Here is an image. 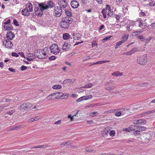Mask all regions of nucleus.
<instances>
[{
	"label": "nucleus",
	"mask_w": 155,
	"mask_h": 155,
	"mask_svg": "<svg viewBox=\"0 0 155 155\" xmlns=\"http://www.w3.org/2000/svg\"><path fill=\"white\" fill-rule=\"evenodd\" d=\"M72 20V19L71 17H66L63 18L60 22L61 27L64 29H68L69 25L71 23Z\"/></svg>",
	"instance_id": "obj_1"
},
{
	"label": "nucleus",
	"mask_w": 155,
	"mask_h": 155,
	"mask_svg": "<svg viewBox=\"0 0 155 155\" xmlns=\"http://www.w3.org/2000/svg\"><path fill=\"white\" fill-rule=\"evenodd\" d=\"M33 106V104L30 103H25L19 106L18 109L21 112H24L31 109Z\"/></svg>",
	"instance_id": "obj_2"
},
{
	"label": "nucleus",
	"mask_w": 155,
	"mask_h": 155,
	"mask_svg": "<svg viewBox=\"0 0 155 155\" xmlns=\"http://www.w3.org/2000/svg\"><path fill=\"white\" fill-rule=\"evenodd\" d=\"M147 61V57L146 54L140 55L137 58V62L141 65H145Z\"/></svg>",
	"instance_id": "obj_3"
},
{
	"label": "nucleus",
	"mask_w": 155,
	"mask_h": 155,
	"mask_svg": "<svg viewBox=\"0 0 155 155\" xmlns=\"http://www.w3.org/2000/svg\"><path fill=\"white\" fill-rule=\"evenodd\" d=\"M101 12L103 15V18H106L107 14L110 16L113 14V12L111 10L110 6L108 5H106L105 8L103 9Z\"/></svg>",
	"instance_id": "obj_4"
},
{
	"label": "nucleus",
	"mask_w": 155,
	"mask_h": 155,
	"mask_svg": "<svg viewBox=\"0 0 155 155\" xmlns=\"http://www.w3.org/2000/svg\"><path fill=\"white\" fill-rule=\"evenodd\" d=\"M113 81L111 80L106 82L104 85V89L107 91L114 90L116 87L115 85L113 83Z\"/></svg>",
	"instance_id": "obj_5"
},
{
	"label": "nucleus",
	"mask_w": 155,
	"mask_h": 155,
	"mask_svg": "<svg viewBox=\"0 0 155 155\" xmlns=\"http://www.w3.org/2000/svg\"><path fill=\"white\" fill-rule=\"evenodd\" d=\"M50 48L51 52L52 54L55 55H57L59 53L60 50L58 45L56 44H52Z\"/></svg>",
	"instance_id": "obj_6"
},
{
	"label": "nucleus",
	"mask_w": 155,
	"mask_h": 155,
	"mask_svg": "<svg viewBox=\"0 0 155 155\" xmlns=\"http://www.w3.org/2000/svg\"><path fill=\"white\" fill-rule=\"evenodd\" d=\"M61 8L59 6L55 7L54 10V14L55 16L59 17L61 16L62 12V10Z\"/></svg>",
	"instance_id": "obj_7"
},
{
	"label": "nucleus",
	"mask_w": 155,
	"mask_h": 155,
	"mask_svg": "<svg viewBox=\"0 0 155 155\" xmlns=\"http://www.w3.org/2000/svg\"><path fill=\"white\" fill-rule=\"evenodd\" d=\"M110 128L109 127H107L104 128L101 131V134L102 136L106 137L108 135V132L110 131Z\"/></svg>",
	"instance_id": "obj_8"
},
{
	"label": "nucleus",
	"mask_w": 155,
	"mask_h": 155,
	"mask_svg": "<svg viewBox=\"0 0 155 155\" xmlns=\"http://www.w3.org/2000/svg\"><path fill=\"white\" fill-rule=\"evenodd\" d=\"M3 45L8 48H11L13 46L12 43L10 40L5 39L3 42Z\"/></svg>",
	"instance_id": "obj_9"
},
{
	"label": "nucleus",
	"mask_w": 155,
	"mask_h": 155,
	"mask_svg": "<svg viewBox=\"0 0 155 155\" xmlns=\"http://www.w3.org/2000/svg\"><path fill=\"white\" fill-rule=\"evenodd\" d=\"M58 3L61 8H65L67 5L68 2L67 0H58Z\"/></svg>",
	"instance_id": "obj_10"
},
{
	"label": "nucleus",
	"mask_w": 155,
	"mask_h": 155,
	"mask_svg": "<svg viewBox=\"0 0 155 155\" xmlns=\"http://www.w3.org/2000/svg\"><path fill=\"white\" fill-rule=\"evenodd\" d=\"M146 121L145 120L140 119L139 120H135L134 121V124H138L140 125H143L146 124Z\"/></svg>",
	"instance_id": "obj_11"
},
{
	"label": "nucleus",
	"mask_w": 155,
	"mask_h": 155,
	"mask_svg": "<svg viewBox=\"0 0 155 155\" xmlns=\"http://www.w3.org/2000/svg\"><path fill=\"white\" fill-rule=\"evenodd\" d=\"M35 12L36 15L41 16L43 14V12L39 7H36L35 8Z\"/></svg>",
	"instance_id": "obj_12"
},
{
	"label": "nucleus",
	"mask_w": 155,
	"mask_h": 155,
	"mask_svg": "<svg viewBox=\"0 0 155 155\" xmlns=\"http://www.w3.org/2000/svg\"><path fill=\"white\" fill-rule=\"evenodd\" d=\"M15 36V35L11 31L8 32L6 35L7 40H12Z\"/></svg>",
	"instance_id": "obj_13"
},
{
	"label": "nucleus",
	"mask_w": 155,
	"mask_h": 155,
	"mask_svg": "<svg viewBox=\"0 0 155 155\" xmlns=\"http://www.w3.org/2000/svg\"><path fill=\"white\" fill-rule=\"evenodd\" d=\"M71 5L72 8H76L78 7L79 4L77 1L76 0H74L71 2Z\"/></svg>",
	"instance_id": "obj_14"
},
{
	"label": "nucleus",
	"mask_w": 155,
	"mask_h": 155,
	"mask_svg": "<svg viewBox=\"0 0 155 155\" xmlns=\"http://www.w3.org/2000/svg\"><path fill=\"white\" fill-rule=\"evenodd\" d=\"M37 57L39 59H45L47 58L48 56L47 55V54L46 52H42L40 53L39 54H38L37 56Z\"/></svg>",
	"instance_id": "obj_15"
},
{
	"label": "nucleus",
	"mask_w": 155,
	"mask_h": 155,
	"mask_svg": "<svg viewBox=\"0 0 155 155\" xmlns=\"http://www.w3.org/2000/svg\"><path fill=\"white\" fill-rule=\"evenodd\" d=\"M70 44L65 43L62 46V49L63 50L66 51L70 49Z\"/></svg>",
	"instance_id": "obj_16"
},
{
	"label": "nucleus",
	"mask_w": 155,
	"mask_h": 155,
	"mask_svg": "<svg viewBox=\"0 0 155 155\" xmlns=\"http://www.w3.org/2000/svg\"><path fill=\"white\" fill-rule=\"evenodd\" d=\"M53 94H54L56 99L61 98L62 97H64V94L63 93L61 92L55 93H54Z\"/></svg>",
	"instance_id": "obj_17"
},
{
	"label": "nucleus",
	"mask_w": 155,
	"mask_h": 155,
	"mask_svg": "<svg viewBox=\"0 0 155 155\" xmlns=\"http://www.w3.org/2000/svg\"><path fill=\"white\" fill-rule=\"evenodd\" d=\"M35 58V55L30 53H28L27 56V59L29 61L33 60Z\"/></svg>",
	"instance_id": "obj_18"
},
{
	"label": "nucleus",
	"mask_w": 155,
	"mask_h": 155,
	"mask_svg": "<svg viewBox=\"0 0 155 155\" xmlns=\"http://www.w3.org/2000/svg\"><path fill=\"white\" fill-rule=\"evenodd\" d=\"M30 12L27 9V8H25L21 11L22 14L23 15L27 16L29 15Z\"/></svg>",
	"instance_id": "obj_19"
},
{
	"label": "nucleus",
	"mask_w": 155,
	"mask_h": 155,
	"mask_svg": "<svg viewBox=\"0 0 155 155\" xmlns=\"http://www.w3.org/2000/svg\"><path fill=\"white\" fill-rule=\"evenodd\" d=\"M27 9H29V11L32 12L33 11V5L30 2L28 3L26 5V7Z\"/></svg>",
	"instance_id": "obj_20"
},
{
	"label": "nucleus",
	"mask_w": 155,
	"mask_h": 155,
	"mask_svg": "<svg viewBox=\"0 0 155 155\" xmlns=\"http://www.w3.org/2000/svg\"><path fill=\"white\" fill-rule=\"evenodd\" d=\"M38 5L39 8L42 11L48 9L47 6H46V5H45V4L43 3H39L38 4Z\"/></svg>",
	"instance_id": "obj_21"
},
{
	"label": "nucleus",
	"mask_w": 155,
	"mask_h": 155,
	"mask_svg": "<svg viewBox=\"0 0 155 155\" xmlns=\"http://www.w3.org/2000/svg\"><path fill=\"white\" fill-rule=\"evenodd\" d=\"M119 109L121 111L122 115H124L126 114H129L127 113L130 110L129 108H121Z\"/></svg>",
	"instance_id": "obj_22"
},
{
	"label": "nucleus",
	"mask_w": 155,
	"mask_h": 155,
	"mask_svg": "<svg viewBox=\"0 0 155 155\" xmlns=\"http://www.w3.org/2000/svg\"><path fill=\"white\" fill-rule=\"evenodd\" d=\"M134 127H136L137 128V130H139V132H142L145 131L146 129V127L143 126H134Z\"/></svg>",
	"instance_id": "obj_23"
},
{
	"label": "nucleus",
	"mask_w": 155,
	"mask_h": 155,
	"mask_svg": "<svg viewBox=\"0 0 155 155\" xmlns=\"http://www.w3.org/2000/svg\"><path fill=\"white\" fill-rule=\"evenodd\" d=\"M5 100L4 101L5 102L7 103V104H5V105H7V107H8L10 104H12L14 103V101L12 99H10V100L7 99H5Z\"/></svg>",
	"instance_id": "obj_24"
},
{
	"label": "nucleus",
	"mask_w": 155,
	"mask_h": 155,
	"mask_svg": "<svg viewBox=\"0 0 155 155\" xmlns=\"http://www.w3.org/2000/svg\"><path fill=\"white\" fill-rule=\"evenodd\" d=\"M3 27L4 29L6 31L12 30L13 28L12 26L11 25H3Z\"/></svg>",
	"instance_id": "obj_25"
},
{
	"label": "nucleus",
	"mask_w": 155,
	"mask_h": 155,
	"mask_svg": "<svg viewBox=\"0 0 155 155\" xmlns=\"http://www.w3.org/2000/svg\"><path fill=\"white\" fill-rule=\"evenodd\" d=\"M111 75L116 77L122 76L123 75V73H120L119 71H117L112 73Z\"/></svg>",
	"instance_id": "obj_26"
},
{
	"label": "nucleus",
	"mask_w": 155,
	"mask_h": 155,
	"mask_svg": "<svg viewBox=\"0 0 155 155\" xmlns=\"http://www.w3.org/2000/svg\"><path fill=\"white\" fill-rule=\"evenodd\" d=\"M47 99L49 101H52L56 99L53 93L49 95L47 97Z\"/></svg>",
	"instance_id": "obj_27"
},
{
	"label": "nucleus",
	"mask_w": 155,
	"mask_h": 155,
	"mask_svg": "<svg viewBox=\"0 0 155 155\" xmlns=\"http://www.w3.org/2000/svg\"><path fill=\"white\" fill-rule=\"evenodd\" d=\"M119 110V109L110 110L107 111H105L104 112V113L106 114L112 113L116 112V111H118Z\"/></svg>",
	"instance_id": "obj_28"
},
{
	"label": "nucleus",
	"mask_w": 155,
	"mask_h": 155,
	"mask_svg": "<svg viewBox=\"0 0 155 155\" xmlns=\"http://www.w3.org/2000/svg\"><path fill=\"white\" fill-rule=\"evenodd\" d=\"M129 37L128 35L127 34L123 36L121 39V41L123 43H124L127 40Z\"/></svg>",
	"instance_id": "obj_29"
},
{
	"label": "nucleus",
	"mask_w": 155,
	"mask_h": 155,
	"mask_svg": "<svg viewBox=\"0 0 155 155\" xmlns=\"http://www.w3.org/2000/svg\"><path fill=\"white\" fill-rule=\"evenodd\" d=\"M25 125H20L18 126H15V127L12 128L11 129V130H16L19 129L20 128L25 127Z\"/></svg>",
	"instance_id": "obj_30"
},
{
	"label": "nucleus",
	"mask_w": 155,
	"mask_h": 155,
	"mask_svg": "<svg viewBox=\"0 0 155 155\" xmlns=\"http://www.w3.org/2000/svg\"><path fill=\"white\" fill-rule=\"evenodd\" d=\"M40 118L39 117H36L34 118H31L29 120V121L30 122H32L38 120L40 119Z\"/></svg>",
	"instance_id": "obj_31"
},
{
	"label": "nucleus",
	"mask_w": 155,
	"mask_h": 155,
	"mask_svg": "<svg viewBox=\"0 0 155 155\" xmlns=\"http://www.w3.org/2000/svg\"><path fill=\"white\" fill-rule=\"evenodd\" d=\"M63 38L64 40H67L70 38V35L68 33H65L63 34Z\"/></svg>",
	"instance_id": "obj_32"
},
{
	"label": "nucleus",
	"mask_w": 155,
	"mask_h": 155,
	"mask_svg": "<svg viewBox=\"0 0 155 155\" xmlns=\"http://www.w3.org/2000/svg\"><path fill=\"white\" fill-rule=\"evenodd\" d=\"M46 6H47L48 9L49 8H51L54 7V4L52 2L50 1L48 3V5H46Z\"/></svg>",
	"instance_id": "obj_33"
},
{
	"label": "nucleus",
	"mask_w": 155,
	"mask_h": 155,
	"mask_svg": "<svg viewBox=\"0 0 155 155\" xmlns=\"http://www.w3.org/2000/svg\"><path fill=\"white\" fill-rule=\"evenodd\" d=\"M65 13L67 16V17H70L72 15V13L68 9H65Z\"/></svg>",
	"instance_id": "obj_34"
},
{
	"label": "nucleus",
	"mask_w": 155,
	"mask_h": 155,
	"mask_svg": "<svg viewBox=\"0 0 155 155\" xmlns=\"http://www.w3.org/2000/svg\"><path fill=\"white\" fill-rule=\"evenodd\" d=\"M93 84L91 83H87L85 84L84 86H83L82 87V88H89L92 87Z\"/></svg>",
	"instance_id": "obj_35"
},
{
	"label": "nucleus",
	"mask_w": 155,
	"mask_h": 155,
	"mask_svg": "<svg viewBox=\"0 0 155 155\" xmlns=\"http://www.w3.org/2000/svg\"><path fill=\"white\" fill-rule=\"evenodd\" d=\"M61 86L59 84L54 85L52 88L54 89H58L61 88Z\"/></svg>",
	"instance_id": "obj_36"
},
{
	"label": "nucleus",
	"mask_w": 155,
	"mask_h": 155,
	"mask_svg": "<svg viewBox=\"0 0 155 155\" xmlns=\"http://www.w3.org/2000/svg\"><path fill=\"white\" fill-rule=\"evenodd\" d=\"M15 109L10 110L7 111L6 113V114H8L10 115H12L15 112Z\"/></svg>",
	"instance_id": "obj_37"
},
{
	"label": "nucleus",
	"mask_w": 155,
	"mask_h": 155,
	"mask_svg": "<svg viewBox=\"0 0 155 155\" xmlns=\"http://www.w3.org/2000/svg\"><path fill=\"white\" fill-rule=\"evenodd\" d=\"M115 115L116 117H119L122 115V113L120 110H119L118 111L115 112Z\"/></svg>",
	"instance_id": "obj_38"
},
{
	"label": "nucleus",
	"mask_w": 155,
	"mask_h": 155,
	"mask_svg": "<svg viewBox=\"0 0 155 155\" xmlns=\"http://www.w3.org/2000/svg\"><path fill=\"white\" fill-rule=\"evenodd\" d=\"M123 43L121 41L117 42L115 45V49H117L120 45Z\"/></svg>",
	"instance_id": "obj_39"
},
{
	"label": "nucleus",
	"mask_w": 155,
	"mask_h": 155,
	"mask_svg": "<svg viewBox=\"0 0 155 155\" xmlns=\"http://www.w3.org/2000/svg\"><path fill=\"white\" fill-rule=\"evenodd\" d=\"M123 130L126 131L130 132L131 131H134V129L132 127H130L127 128H125L124 129H123Z\"/></svg>",
	"instance_id": "obj_40"
},
{
	"label": "nucleus",
	"mask_w": 155,
	"mask_h": 155,
	"mask_svg": "<svg viewBox=\"0 0 155 155\" xmlns=\"http://www.w3.org/2000/svg\"><path fill=\"white\" fill-rule=\"evenodd\" d=\"M134 132H133V134L135 136H137L140 135V133L139 132V130H134Z\"/></svg>",
	"instance_id": "obj_41"
},
{
	"label": "nucleus",
	"mask_w": 155,
	"mask_h": 155,
	"mask_svg": "<svg viewBox=\"0 0 155 155\" xmlns=\"http://www.w3.org/2000/svg\"><path fill=\"white\" fill-rule=\"evenodd\" d=\"M132 26H133V24H132V23H130L129 25H128L126 27L128 31H130L132 29L130 28V27H131V28H132Z\"/></svg>",
	"instance_id": "obj_42"
},
{
	"label": "nucleus",
	"mask_w": 155,
	"mask_h": 155,
	"mask_svg": "<svg viewBox=\"0 0 155 155\" xmlns=\"http://www.w3.org/2000/svg\"><path fill=\"white\" fill-rule=\"evenodd\" d=\"M137 21L138 23L139 26L140 28H142L144 25V23L142 21L138 20Z\"/></svg>",
	"instance_id": "obj_43"
},
{
	"label": "nucleus",
	"mask_w": 155,
	"mask_h": 155,
	"mask_svg": "<svg viewBox=\"0 0 155 155\" xmlns=\"http://www.w3.org/2000/svg\"><path fill=\"white\" fill-rule=\"evenodd\" d=\"M81 35L79 34H76L75 35H73V37L74 39L77 40L79 38L81 37Z\"/></svg>",
	"instance_id": "obj_44"
},
{
	"label": "nucleus",
	"mask_w": 155,
	"mask_h": 155,
	"mask_svg": "<svg viewBox=\"0 0 155 155\" xmlns=\"http://www.w3.org/2000/svg\"><path fill=\"white\" fill-rule=\"evenodd\" d=\"M7 105H5V104H2V105H0V113H1L3 110V109L7 107Z\"/></svg>",
	"instance_id": "obj_45"
},
{
	"label": "nucleus",
	"mask_w": 155,
	"mask_h": 155,
	"mask_svg": "<svg viewBox=\"0 0 155 155\" xmlns=\"http://www.w3.org/2000/svg\"><path fill=\"white\" fill-rule=\"evenodd\" d=\"M130 51V54L131 55L134 53L135 52L137 51V50L136 48H134L131 50Z\"/></svg>",
	"instance_id": "obj_46"
},
{
	"label": "nucleus",
	"mask_w": 155,
	"mask_h": 155,
	"mask_svg": "<svg viewBox=\"0 0 155 155\" xmlns=\"http://www.w3.org/2000/svg\"><path fill=\"white\" fill-rule=\"evenodd\" d=\"M74 117L73 116H72L71 114H69L68 116V118L70 119V120L71 122L73 121L74 119Z\"/></svg>",
	"instance_id": "obj_47"
},
{
	"label": "nucleus",
	"mask_w": 155,
	"mask_h": 155,
	"mask_svg": "<svg viewBox=\"0 0 155 155\" xmlns=\"http://www.w3.org/2000/svg\"><path fill=\"white\" fill-rule=\"evenodd\" d=\"M63 82L64 83H72V80L71 79H66L64 80Z\"/></svg>",
	"instance_id": "obj_48"
},
{
	"label": "nucleus",
	"mask_w": 155,
	"mask_h": 155,
	"mask_svg": "<svg viewBox=\"0 0 155 155\" xmlns=\"http://www.w3.org/2000/svg\"><path fill=\"white\" fill-rule=\"evenodd\" d=\"M92 96L91 95L87 96H83V97H84V100H87L92 97Z\"/></svg>",
	"instance_id": "obj_49"
},
{
	"label": "nucleus",
	"mask_w": 155,
	"mask_h": 155,
	"mask_svg": "<svg viewBox=\"0 0 155 155\" xmlns=\"http://www.w3.org/2000/svg\"><path fill=\"white\" fill-rule=\"evenodd\" d=\"M115 131L113 130H111L109 132V134L111 137L114 136H115Z\"/></svg>",
	"instance_id": "obj_50"
},
{
	"label": "nucleus",
	"mask_w": 155,
	"mask_h": 155,
	"mask_svg": "<svg viewBox=\"0 0 155 155\" xmlns=\"http://www.w3.org/2000/svg\"><path fill=\"white\" fill-rule=\"evenodd\" d=\"M45 145H39L38 146H35L31 148V149H34V148H41L45 147Z\"/></svg>",
	"instance_id": "obj_51"
},
{
	"label": "nucleus",
	"mask_w": 155,
	"mask_h": 155,
	"mask_svg": "<svg viewBox=\"0 0 155 155\" xmlns=\"http://www.w3.org/2000/svg\"><path fill=\"white\" fill-rule=\"evenodd\" d=\"M138 32L139 33H141V32L140 31H139V32L137 31L134 32L132 33V35L133 36H136L137 37V36H138Z\"/></svg>",
	"instance_id": "obj_52"
},
{
	"label": "nucleus",
	"mask_w": 155,
	"mask_h": 155,
	"mask_svg": "<svg viewBox=\"0 0 155 155\" xmlns=\"http://www.w3.org/2000/svg\"><path fill=\"white\" fill-rule=\"evenodd\" d=\"M61 123V120H58L57 121H55L54 123V124L56 125H60Z\"/></svg>",
	"instance_id": "obj_53"
},
{
	"label": "nucleus",
	"mask_w": 155,
	"mask_h": 155,
	"mask_svg": "<svg viewBox=\"0 0 155 155\" xmlns=\"http://www.w3.org/2000/svg\"><path fill=\"white\" fill-rule=\"evenodd\" d=\"M96 114H97V115L98 114V113H97V112L94 111L90 113V115L91 117H94L95 116Z\"/></svg>",
	"instance_id": "obj_54"
},
{
	"label": "nucleus",
	"mask_w": 155,
	"mask_h": 155,
	"mask_svg": "<svg viewBox=\"0 0 155 155\" xmlns=\"http://www.w3.org/2000/svg\"><path fill=\"white\" fill-rule=\"evenodd\" d=\"M137 37L141 41H144V38L142 35L137 36Z\"/></svg>",
	"instance_id": "obj_55"
},
{
	"label": "nucleus",
	"mask_w": 155,
	"mask_h": 155,
	"mask_svg": "<svg viewBox=\"0 0 155 155\" xmlns=\"http://www.w3.org/2000/svg\"><path fill=\"white\" fill-rule=\"evenodd\" d=\"M97 44L96 41H93L92 43V47H93L94 46H97Z\"/></svg>",
	"instance_id": "obj_56"
},
{
	"label": "nucleus",
	"mask_w": 155,
	"mask_h": 155,
	"mask_svg": "<svg viewBox=\"0 0 155 155\" xmlns=\"http://www.w3.org/2000/svg\"><path fill=\"white\" fill-rule=\"evenodd\" d=\"M11 20L10 19H8L7 21L3 23L4 25H10Z\"/></svg>",
	"instance_id": "obj_57"
},
{
	"label": "nucleus",
	"mask_w": 155,
	"mask_h": 155,
	"mask_svg": "<svg viewBox=\"0 0 155 155\" xmlns=\"http://www.w3.org/2000/svg\"><path fill=\"white\" fill-rule=\"evenodd\" d=\"M150 26V28L152 29H155V21L153 23H152Z\"/></svg>",
	"instance_id": "obj_58"
},
{
	"label": "nucleus",
	"mask_w": 155,
	"mask_h": 155,
	"mask_svg": "<svg viewBox=\"0 0 155 155\" xmlns=\"http://www.w3.org/2000/svg\"><path fill=\"white\" fill-rule=\"evenodd\" d=\"M40 107L39 106H36V105H35L33 106L32 109H35V110H37L39 108H40Z\"/></svg>",
	"instance_id": "obj_59"
},
{
	"label": "nucleus",
	"mask_w": 155,
	"mask_h": 155,
	"mask_svg": "<svg viewBox=\"0 0 155 155\" xmlns=\"http://www.w3.org/2000/svg\"><path fill=\"white\" fill-rule=\"evenodd\" d=\"M140 16H145L146 15L145 13L142 11V10H141L140 13Z\"/></svg>",
	"instance_id": "obj_60"
},
{
	"label": "nucleus",
	"mask_w": 155,
	"mask_h": 155,
	"mask_svg": "<svg viewBox=\"0 0 155 155\" xmlns=\"http://www.w3.org/2000/svg\"><path fill=\"white\" fill-rule=\"evenodd\" d=\"M27 67L25 66L22 65L20 68V69L21 71H23L27 69Z\"/></svg>",
	"instance_id": "obj_61"
},
{
	"label": "nucleus",
	"mask_w": 155,
	"mask_h": 155,
	"mask_svg": "<svg viewBox=\"0 0 155 155\" xmlns=\"http://www.w3.org/2000/svg\"><path fill=\"white\" fill-rule=\"evenodd\" d=\"M86 151L87 152H93L94 153L95 152V150H92L91 149H86Z\"/></svg>",
	"instance_id": "obj_62"
},
{
	"label": "nucleus",
	"mask_w": 155,
	"mask_h": 155,
	"mask_svg": "<svg viewBox=\"0 0 155 155\" xmlns=\"http://www.w3.org/2000/svg\"><path fill=\"white\" fill-rule=\"evenodd\" d=\"M146 114H148L150 113H153L155 112V109L151 111H146Z\"/></svg>",
	"instance_id": "obj_63"
},
{
	"label": "nucleus",
	"mask_w": 155,
	"mask_h": 155,
	"mask_svg": "<svg viewBox=\"0 0 155 155\" xmlns=\"http://www.w3.org/2000/svg\"><path fill=\"white\" fill-rule=\"evenodd\" d=\"M49 60H54L56 59V57L54 56H52L49 58Z\"/></svg>",
	"instance_id": "obj_64"
}]
</instances>
